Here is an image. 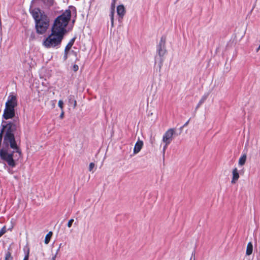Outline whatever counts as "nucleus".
<instances>
[{"label":"nucleus","mask_w":260,"mask_h":260,"mask_svg":"<svg viewBox=\"0 0 260 260\" xmlns=\"http://www.w3.org/2000/svg\"><path fill=\"white\" fill-rule=\"evenodd\" d=\"M116 0H112V3L111 4V9L115 10V7L116 4Z\"/></svg>","instance_id":"obj_19"},{"label":"nucleus","mask_w":260,"mask_h":260,"mask_svg":"<svg viewBox=\"0 0 260 260\" xmlns=\"http://www.w3.org/2000/svg\"><path fill=\"white\" fill-rule=\"evenodd\" d=\"M29 257V253L27 252V253L25 255L23 260H28Z\"/></svg>","instance_id":"obj_26"},{"label":"nucleus","mask_w":260,"mask_h":260,"mask_svg":"<svg viewBox=\"0 0 260 260\" xmlns=\"http://www.w3.org/2000/svg\"><path fill=\"white\" fill-rule=\"evenodd\" d=\"M188 122H189V121H187V122L184 124V126H186V125L188 124Z\"/></svg>","instance_id":"obj_30"},{"label":"nucleus","mask_w":260,"mask_h":260,"mask_svg":"<svg viewBox=\"0 0 260 260\" xmlns=\"http://www.w3.org/2000/svg\"><path fill=\"white\" fill-rule=\"evenodd\" d=\"M63 115H64V113H63V110H62V112H61V114L60 115V117L61 118H62L63 117Z\"/></svg>","instance_id":"obj_28"},{"label":"nucleus","mask_w":260,"mask_h":260,"mask_svg":"<svg viewBox=\"0 0 260 260\" xmlns=\"http://www.w3.org/2000/svg\"><path fill=\"white\" fill-rule=\"evenodd\" d=\"M55 258H56L55 255H53L50 260H55Z\"/></svg>","instance_id":"obj_29"},{"label":"nucleus","mask_w":260,"mask_h":260,"mask_svg":"<svg viewBox=\"0 0 260 260\" xmlns=\"http://www.w3.org/2000/svg\"><path fill=\"white\" fill-rule=\"evenodd\" d=\"M239 177L240 176L237 168H234L232 171V179L231 183L235 184L239 179Z\"/></svg>","instance_id":"obj_8"},{"label":"nucleus","mask_w":260,"mask_h":260,"mask_svg":"<svg viewBox=\"0 0 260 260\" xmlns=\"http://www.w3.org/2000/svg\"><path fill=\"white\" fill-rule=\"evenodd\" d=\"M58 105L59 107V108L61 109V110L62 111V110H63V101H61V100H59V101H58Z\"/></svg>","instance_id":"obj_20"},{"label":"nucleus","mask_w":260,"mask_h":260,"mask_svg":"<svg viewBox=\"0 0 260 260\" xmlns=\"http://www.w3.org/2000/svg\"><path fill=\"white\" fill-rule=\"evenodd\" d=\"M246 158H247L246 154H243L239 159V161H238L239 165L241 166H243L246 162Z\"/></svg>","instance_id":"obj_10"},{"label":"nucleus","mask_w":260,"mask_h":260,"mask_svg":"<svg viewBox=\"0 0 260 260\" xmlns=\"http://www.w3.org/2000/svg\"><path fill=\"white\" fill-rule=\"evenodd\" d=\"M61 245V244H60V245H59V247L58 248V249H56V251L55 253L53 255H55L56 257V256H57V254H58V252H59V251L60 250V248Z\"/></svg>","instance_id":"obj_25"},{"label":"nucleus","mask_w":260,"mask_h":260,"mask_svg":"<svg viewBox=\"0 0 260 260\" xmlns=\"http://www.w3.org/2000/svg\"><path fill=\"white\" fill-rule=\"evenodd\" d=\"M31 14L36 22V28L37 33L43 34L45 33L49 25V19L38 8H35L31 11Z\"/></svg>","instance_id":"obj_3"},{"label":"nucleus","mask_w":260,"mask_h":260,"mask_svg":"<svg viewBox=\"0 0 260 260\" xmlns=\"http://www.w3.org/2000/svg\"><path fill=\"white\" fill-rule=\"evenodd\" d=\"M115 10H111L110 14V17L111 19V26L112 27H113L114 25V15Z\"/></svg>","instance_id":"obj_15"},{"label":"nucleus","mask_w":260,"mask_h":260,"mask_svg":"<svg viewBox=\"0 0 260 260\" xmlns=\"http://www.w3.org/2000/svg\"><path fill=\"white\" fill-rule=\"evenodd\" d=\"M175 133V130L173 128L169 129L164 135L162 137V142L166 144H170L172 141L173 136Z\"/></svg>","instance_id":"obj_6"},{"label":"nucleus","mask_w":260,"mask_h":260,"mask_svg":"<svg viewBox=\"0 0 260 260\" xmlns=\"http://www.w3.org/2000/svg\"><path fill=\"white\" fill-rule=\"evenodd\" d=\"M13 257L11 256L10 252H8L5 256V260H12Z\"/></svg>","instance_id":"obj_16"},{"label":"nucleus","mask_w":260,"mask_h":260,"mask_svg":"<svg viewBox=\"0 0 260 260\" xmlns=\"http://www.w3.org/2000/svg\"><path fill=\"white\" fill-rule=\"evenodd\" d=\"M75 22V19L73 20V22L74 23Z\"/></svg>","instance_id":"obj_33"},{"label":"nucleus","mask_w":260,"mask_h":260,"mask_svg":"<svg viewBox=\"0 0 260 260\" xmlns=\"http://www.w3.org/2000/svg\"><path fill=\"white\" fill-rule=\"evenodd\" d=\"M207 98L206 96H204L202 97V99L200 100V101L199 103L198 107L200 106L201 104H202L204 101L206 100Z\"/></svg>","instance_id":"obj_18"},{"label":"nucleus","mask_w":260,"mask_h":260,"mask_svg":"<svg viewBox=\"0 0 260 260\" xmlns=\"http://www.w3.org/2000/svg\"><path fill=\"white\" fill-rule=\"evenodd\" d=\"M74 41H75V39H72L70 42L69 43L67 44V45L66 46V48H65V52H68L70 49L71 48V47H72L73 44H74Z\"/></svg>","instance_id":"obj_13"},{"label":"nucleus","mask_w":260,"mask_h":260,"mask_svg":"<svg viewBox=\"0 0 260 260\" xmlns=\"http://www.w3.org/2000/svg\"><path fill=\"white\" fill-rule=\"evenodd\" d=\"M68 52H65L64 51V56H63V58L64 60H66L67 57H68Z\"/></svg>","instance_id":"obj_27"},{"label":"nucleus","mask_w":260,"mask_h":260,"mask_svg":"<svg viewBox=\"0 0 260 260\" xmlns=\"http://www.w3.org/2000/svg\"><path fill=\"white\" fill-rule=\"evenodd\" d=\"M79 69V67H78V66L77 65V64H74L73 67V70H74V71L75 72H76Z\"/></svg>","instance_id":"obj_24"},{"label":"nucleus","mask_w":260,"mask_h":260,"mask_svg":"<svg viewBox=\"0 0 260 260\" xmlns=\"http://www.w3.org/2000/svg\"><path fill=\"white\" fill-rule=\"evenodd\" d=\"M169 144H166V143H165V145L163 147V149H162V153H163V155H165V151H166V150L168 147Z\"/></svg>","instance_id":"obj_23"},{"label":"nucleus","mask_w":260,"mask_h":260,"mask_svg":"<svg viewBox=\"0 0 260 260\" xmlns=\"http://www.w3.org/2000/svg\"><path fill=\"white\" fill-rule=\"evenodd\" d=\"M117 14L121 18L123 17L125 13V10L123 5H119L117 7Z\"/></svg>","instance_id":"obj_9"},{"label":"nucleus","mask_w":260,"mask_h":260,"mask_svg":"<svg viewBox=\"0 0 260 260\" xmlns=\"http://www.w3.org/2000/svg\"><path fill=\"white\" fill-rule=\"evenodd\" d=\"M16 129V125L13 123H7L2 122V129L0 133V143L4 134L3 145L0 150V156L2 160L6 162L11 167L16 166L17 161L21 157L20 148L17 144L14 135Z\"/></svg>","instance_id":"obj_1"},{"label":"nucleus","mask_w":260,"mask_h":260,"mask_svg":"<svg viewBox=\"0 0 260 260\" xmlns=\"http://www.w3.org/2000/svg\"><path fill=\"white\" fill-rule=\"evenodd\" d=\"M158 54L160 57H163L167 53L166 48V38L161 37L157 46V49Z\"/></svg>","instance_id":"obj_5"},{"label":"nucleus","mask_w":260,"mask_h":260,"mask_svg":"<svg viewBox=\"0 0 260 260\" xmlns=\"http://www.w3.org/2000/svg\"><path fill=\"white\" fill-rule=\"evenodd\" d=\"M76 16V10L74 7L70 6L61 15L54 20L51 28V34L43 41V45L46 48H54L59 45L66 32V26L71 19V15Z\"/></svg>","instance_id":"obj_2"},{"label":"nucleus","mask_w":260,"mask_h":260,"mask_svg":"<svg viewBox=\"0 0 260 260\" xmlns=\"http://www.w3.org/2000/svg\"><path fill=\"white\" fill-rule=\"evenodd\" d=\"M143 146V142L142 140L139 139L137 143L135 144L134 148V153L135 154L138 153L141 150Z\"/></svg>","instance_id":"obj_7"},{"label":"nucleus","mask_w":260,"mask_h":260,"mask_svg":"<svg viewBox=\"0 0 260 260\" xmlns=\"http://www.w3.org/2000/svg\"><path fill=\"white\" fill-rule=\"evenodd\" d=\"M95 167V165L93 162H91L89 166V171H91L93 168Z\"/></svg>","instance_id":"obj_21"},{"label":"nucleus","mask_w":260,"mask_h":260,"mask_svg":"<svg viewBox=\"0 0 260 260\" xmlns=\"http://www.w3.org/2000/svg\"><path fill=\"white\" fill-rule=\"evenodd\" d=\"M74 219H71L70 220H69V221H68V226L69 228H70L71 227L72 224H73V222H74Z\"/></svg>","instance_id":"obj_22"},{"label":"nucleus","mask_w":260,"mask_h":260,"mask_svg":"<svg viewBox=\"0 0 260 260\" xmlns=\"http://www.w3.org/2000/svg\"><path fill=\"white\" fill-rule=\"evenodd\" d=\"M69 103L70 104H73V108H75L77 106V101L74 99L73 95H70L68 98Z\"/></svg>","instance_id":"obj_12"},{"label":"nucleus","mask_w":260,"mask_h":260,"mask_svg":"<svg viewBox=\"0 0 260 260\" xmlns=\"http://www.w3.org/2000/svg\"><path fill=\"white\" fill-rule=\"evenodd\" d=\"M52 235V233L51 232H49L46 235L45 238V241H44L45 244H47L49 242Z\"/></svg>","instance_id":"obj_14"},{"label":"nucleus","mask_w":260,"mask_h":260,"mask_svg":"<svg viewBox=\"0 0 260 260\" xmlns=\"http://www.w3.org/2000/svg\"><path fill=\"white\" fill-rule=\"evenodd\" d=\"M259 49H260V45L259 46V47L257 49V51H258Z\"/></svg>","instance_id":"obj_31"},{"label":"nucleus","mask_w":260,"mask_h":260,"mask_svg":"<svg viewBox=\"0 0 260 260\" xmlns=\"http://www.w3.org/2000/svg\"><path fill=\"white\" fill-rule=\"evenodd\" d=\"M17 105L16 96L12 94L10 95L7 102L6 103L3 117L6 120L13 118L15 115L14 108Z\"/></svg>","instance_id":"obj_4"},{"label":"nucleus","mask_w":260,"mask_h":260,"mask_svg":"<svg viewBox=\"0 0 260 260\" xmlns=\"http://www.w3.org/2000/svg\"><path fill=\"white\" fill-rule=\"evenodd\" d=\"M6 231V228L5 226H4L0 230V237H1L4 234H5Z\"/></svg>","instance_id":"obj_17"},{"label":"nucleus","mask_w":260,"mask_h":260,"mask_svg":"<svg viewBox=\"0 0 260 260\" xmlns=\"http://www.w3.org/2000/svg\"><path fill=\"white\" fill-rule=\"evenodd\" d=\"M53 1V0H50V3H51V4H52Z\"/></svg>","instance_id":"obj_32"},{"label":"nucleus","mask_w":260,"mask_h":260,"mask_svg":"<svg viewBox=\"0 0 260 260\" xmlns=\"http://www.w3.org/2000/svg\"><path fill=\"white\" fill-rule=\"evenodd\" d=\"M253 250V246L251 243V242H249L247 246V249H246V254L247 255H250Z\"/></svg>","instance_id":"obj_11"}]
</instances>
